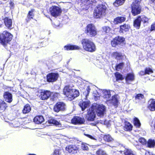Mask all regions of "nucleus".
<instances>
[{"label":"nucleus","instance_id":"obj_1","mask_svg":"<svg viewBox=\"0 0 155 155\" xmlns=\"http://www.w3.org/2000/svg\"><path fill=\"white\" fill-rule=\"evenodd\" d=\"M63 92L70 101L74 99L79 94L78 90L73 88L72 87L69 85L66 86L64 87Z\"/></svg>","mask_w":155,"mask_h":155},{"label":"nucleus","instance_id":"obj_2","mask_svg":"<svg viewBox=\"0 0 155 155\" xmlns=\"http://www.w3.org/2000/svg\"><path fill=\"white\" fill-rule=\"evenodd\" d=\"M81 44L83 49L86 51L92 52L95 51L96 50L95 45L89 39H82L81 41Z\"/></svg>","mask_w":155,"mask_h":155},{"label":"nucleus","instance_id":"obj_3","mask_svg":"<svg viewBox=\"0 0 155 155\" xmlns=\"http://www.w3.org/2000/svg\"><path fill=\"white\" fill-rule=\"evenodd\" d=\"M106 7L105 5H100L95 8L94 12V16L96 18H99L102 17L105 14Z\"/></svg>","mask_w":155,"mask_h":155},{"label":"nucleus","instance_id":"obj_4","mask_svg":"<svg viewBox=\"0 0 155 155\" xmlns=\"http://www.w3.org/2000/svg\"><path fill=\"white\" fill-rule=\"evenodd\" d=\"M84 32L88 36L93 37L97 35V30L94 25L89 24L87 26Z\"/></svg>","mask_w":155,"mask_h":155},{"label":"nucleus","instance_id":"obj_5","mask_svg":"<svg viewBox=\"0 0 155 155\" xmlns=\"http://www.w3.org/2000/svg\"><path fill=\"white\" fill-rule=\"evenodd\" d=\"M140 4V2L139 0H134L131 4V12L134 16L140 13L141 7Z\"/></svg>","mask_w":155,"mask_h":155},{"label":"nucleus","instance_id":"obj_6","mask_svg":"<svg viewBox=\"0 0 155 155\" xmlns=\"http://www.w3.org/2000/svg\"><path fill=\"white\" fill-rule=\"evenodd\" d=\"M93 105H94V110L96 111L97 115L98 116H103L106 110V108L104 105L103 104L98 105L94 104Z\"/></svg>","mask_w":155,"mask_h":155},{"label":"nucleus","instance_id":"obj_7","mask_svg":"<svg viewBox=\"0 0 155 155\" xmlns=\"http://www.w3.org/2000/svg\"><path fill=\"white\" fill-rule=\"evenodd\" d=\"M50 12L52 16L56 17L61 15L62 11L58 7L54 6L50 8Z\"/></svg>","mask_w":155,"mask_h":155},{"label":"nucleus","instance_id":"obj_8","mask_svg":"<svg viewBox=\"0 0 155 155\" xmlns=\"http://www.w3.org/2000/svg\"><path fill=\"white\" fill-rule=\"evenodd\" d=\"M94 105H92L88 111L86 117L88 121H93L94 120L96 114H95V110H94Z\"/></svg>","mask_w":155,"mask_h":155},{"label":"nucleus","instance_id":"obj_9","mask_svg":"<svg viewBox=\"0 0 155 155\" xmlns=\"http://www.w3.org/2000/svg\"><path fill=\"white\" fill-rule=\"evenodd\" d=\"M3 39H2L3 44L8 43L11 41L12 39V35L11 33L6 31H4L2 34Z\"/></svg>","mask_w":155,"mask_h":155},{"label":"nucleus","instance_id":"obj_10","mask_svg":"<svg viewBox=\"0 0 155 155\" xmlns=\"http://www.w3.org/2000/svg\"><path fill=\"white\" fill-rule=\"evenodd\" d=\"M85 120L83 117L78 116L74 117L71 120V122L74 124H83Z\"/></svg>","mask_w":155,"mask_h":155},{"label":"nucleus","instance_id":"obj_11","mask_svg":"<svg viewBox=\"0 0 155 155\" xmlns=\"http://www.w3.org/2000/svg\"><path fill=\"white\" fill-rule=\"evenodd\" d=\"M92 87L91 85H86L84 88L83 91V94H82V97L85 100L87 98L91 88Z\"/></svg>","mask_w":155,"mask_h":155},{"label":"nucleus","instance_id":"obj_12","mask_svg":"<svg viewBox=\"0 0 155 155\" xmlns=\"http://www.w3.org/2000/svg\"><path fill=\"white\" fill-rule=\"evenodd\" d=\"M65 108V105L63 102H60L56 104L54 107V111L57 112L60 110H64Z\"/></svg>","mask_w":155,"mask_h":155},{"label":"nucleus","instance_id":"obj_13","mask_svg":"<svg viewBox=\"0 0 155 155\" xmlns=\"http://www.w3.org/2000/svg\"><path fill=\"white\" fill-rule=\"evenodd\" d=\"M124 41V38L122 37L118 36L115 38L111 41V45L113 47H115L116 45L120 44Z\"/></svg>","mask_w":155,"mask_h":155},{"label":"nucleus","instance_id":"obj_14","mask_svg":"<svg viewBox=\"0 0 155 155\" xmlns=\"http://www.w3.org/2000/svg\"><path fill=\"white\" fill-rule=\"evenodd\" d=\"M58 77V74L51 73L47 75V81L50 82H53L56 81Z\"/></svg>","mask_w":155,"mask_h":155},{"label":"nucleus","instance_id":"obj_15","mask_svg":"<svg viewBox=\"0 0 155 155\" xmlns=\"http://www.w3.org/2000/svg\"><path fill=\"white\" fill-rule=\"evenodd\" d=\"M51 95V93L48 91H42L40 93V97L42 100H45L48 99Z\"/></svg>","mask_w":155,"mask_h":155},{"label":"nucleus","instance_id":"obj_16","mask_svg":"<svg viewBox=\"0 0 155 155\" xmlns=\"http://www.w3.org/2000/svg\"><path fill=\"white\" fill-rule=\"evenodd\" d=\"M107 103L110 106L113 105L115 107H117L118 104V102L116 97V96H113L111 100H108L107 101Z\"/></svg>","mask_w":155,"mask_h":155},{"label":"nucleus","instance_id":"obj_17","mask_svg":"<svg viewBox=\"0 0 155 155\" xmlns=\"http://www.w3.org/2000/svg\"><path fill=\"white\" fill-rule=\"evenodd\" d=\"M134 76L133 73H129L127 74L125 80L127 84H130L131 82L134 80Z\"/></svg>","mask_w":155,"mask_h":155},{"label":"nucleus","instance_id":"obj_18","mask_svg":"<svg viewBox=\"0 0 155 155\" xmlns=\"http://www.w3.org/2000/svg\"><path fill=\"white\" fill-rule=\"evenodd\" d=\"M84 2L85 4H84V5H83V9L87 10L90 7L89 5L94 3L96 2V0H85Z\"/></svg>","mask_w":155,"mask_h":155},{"label":"nucleus","instance_id":"obj_19","mask_svg":"<svg viewBox=\"0 0 155 155\" xmlns=\"http://www.w3.org/2000/svg\"><path fill=\"white\" fill-rule=\"evenodd\" d=\"M147 107L148 109L151 111H155V100H150L149 101Z\"/></svg>","mask_w":155,"mask_h":155},{"label":"nucleus","instance_id":"obj_20","mask_svg":"<svg viewBox=\"0 0 155 155\" xmlns=\"http://www.w3.org/2000/svg\"><path fill=\"white\" fill-rule=\"evenodd\" d=\"M85 100L86 101L81 102L79 104V106L81 108L82 111H84L89 105L90 101L88 100L86 101L87 99Z\"/></svg>","mask_w":155,"mask_h":155},{"label":"nucleus","instance_id":"obj_21","mask_svg":"<svg viewBox=\"0 0 155 155\" xmlns=\"http://www.w3.org/2000/svg\"><path fill=\"white\" fill-rule=\"evenodd\" d=\"M4 97L7 102L11 103L12 101V94L8 92H5L4 95Z\"/></svg>","mask_w":155,"mask_h":155},{"label":"nucleus","instance_id":"obj_22","mask_svg":"<svg viewBox=\"0 0 155 155\" xmlns=\"http://www.w3.org/2000/svg\"><path fill=\"white\" fill-rule=\"evenodd\" d=\"M77 149L76 147L74 145H69L66 148V150L67 151L72 153H74V152Z\"/></svg>","mask_w":155,"mask_h":155},{"label":"nucleus","instance_id":"obj_23","mask_svg":"<svg viewBox=\"0 0 155 155\" xmlns=\"http://www.w3.org/2000/svg\"><path fill=\"white\" fill-rule=\"evenodd\" d=\"M64 48L65 50H78L80 49V47L76 45H68L65 46L64 47Z\"/></svg>","mask_w":155,"mask_h":155},{"label":"nucleus","instance_id":"obj_24","mask_svg":"<svg viewBox=\"0 0 155 155\" xmlns=\"http://www.w3.org/2000/svg\"><path fill=\"white\" fill-rule=\"evenodd\" d=\"M44 121L43 117L42 116H36L34 119V122L36 124H41Z\"/></svg>","mask_w":155,"mask_h":155},{"label":"nucleus","instance_id":"obj_25","mask_svg":"<svg viewBox=\"0 0 155 155\" xmlns=\"http://www.w3.org/2000/svg\"><path fill=\"white\" fill-rule=\"evenodd\" d=\"M141 21V18L140 16H138L134 21V26L137 29H139L140 28Z\"/></svg>","mask_w":155,"mask_h":155},{"label":"nucleus","instance_id":"obj_26","mask_svg":"<svg viewBox=\"0 0 155 155\" xmlns=\"http://www.w3.org/2000/svg\"><path fill=\"white\" fill-rule=\"evenodd\" d=\"M126 19L125 18L123 17H118L114 19V22L117 24L123 22Z\"/></svg>","mask_w":155,"mask_h":155},{"label":"nucleus","instance_id":"obj_27","mask_svg":"<svg viewBox=\"0 0 155 155\" xmlns=\"http://www.w3.org/2000/svg\"><path fill=\"white\" fill-rule=\"evenodd\" d=\"M102 92V96L104 98L107 99L111 97V95L110 91L104 90Z\"/></svg>","mask_w":155,"mask_h":155},{"label":"nucleus","instance_id":"obj_28","mask_svg":"<svg viewBox=\"0 0 155 155\" xmlns=\"http://www.w3.org/2000/svg\"><path fill=\"white\" fill-rule=\"evenodd\" d=\"M4 21L5 25L8 28H10L12 26V21L10 19L6 18L4 19Z\"/></svg>","mask_w":155,"mask_h":155},{"label":"nucleus","instance_id":"obj_29","mask_svg":"<svg viewBox=\"0 0 155 155\" xmlns=\"http://www.w3.org/2000/svg\"><path fill=\"white\" fill-rule=\"evenodd\" d=\"M129 26L126 24H124L123 25L120 26V32L123 33L127 31L129 29Z\"/></svg>","mask_w":155,"mask_h":155},{"label":"nucleus","instance_id":"obj_30","mask_svg":"<svg viewBox=\"0 0 155 155\" xmlns=\"http://www.w3.org/2000/svg\"><path fill=\"white\" fill-rule=\"evenodd\" d=\"M48 122L50 124H53L59 127H61V125L60 122L54 119H50L48 120Z\"/></svg>","mask_w":155,"mask_h":155},{"label":"nucleus","instance_id":"obj_31","mask_svg":"<svg viewBox=\"0 0 155 155\" xmlns=\"http://www.w3.org/2000/svg\"><path fill=\"white\" fill-rule=\"evenodd\" d=\"M7 107V106L5 102L0 99V110L4 111Z\"/></svg>","mask_w":155,"mask_h":155},{"label":"nucleus","instance_id":"obj_32","mask_svg":"<svg viewBox=\"0 0 155 155\" xmlns=\"http://www.w3.org/2000/svg\"><path fill=\"white\" fill-rule=\"evenodd\" d=\"M147 146L150 148H152L155 146V141L154 139H149L147 142Z\"/></svg>","mask_w":155,"mask_h":155},{"label":"nucleus","instance_id":"obj_33","mask_svg":"<svg viewBox=\"0 0 155 155\" xmlns=\"http://www.w3.org/2000/svg\"><path fill=\"white\" fill-rule=\"evenodd\" d=\"M123 152L125 155H136L135 152L130 149H125Z\"/></svg>","mask_w":155,"mask_h":155},{"label":"nucleus","instance_id":"obj_34","mask_svg":"<svg viewBox=\"0 0 155 155\" xmlns=\"http://www.w3.org/2000/svg\"><path fill=\"white\" fill-rule=\"evenodd\" d=\"M125 1V0H116L115 2L113 3V5L117 7L123 5Z\"/></svg>","mask_w":155,"mask_h":155},{"label":"nucleus","instance_id":"obj_35","mask_svg":"<svg viewBox=\"0 0 155 155\" xmlns=\"http://www.w3.org/2000/svg\"><path fill=\"white\" fill-rule=\"evenodd\" d=\"M112 56L115 59H120L122 57V54L120 53L114 52L112 53Z\"/></svg>","mask_w":155,"mask_h":155},{"label":"nucleus","instance_id":"obj_36","mask_svg":"<svg viewBox=\"0 0 155 155\" xmlns=\"http://www.w3.org/2000/svg\"><path fill=\"white\" fill-rule=\"evenodd\" d=\"M132 126L128 122H126L124 126V129L126 131L130 130L132 129Z\"/></svg>","mask_w":155,"mask_h":155},{"label":"nucleus","instance_id":"obj_37","mask_svg":"<svg viewBox=\"0 0 155 155\" xmlns=\"http://www.w3.org/2000/svg\"><path fill=\"white\" fill-rule=\"evenodd\" d=\"M31 110V108L30 106L28 104H26L24 106L23 110V113L24 114H26L29 113Z\"/></svg>","mask_w":155,"mask_h":155},{"label":"nucleus","instance_id":"obj_38","mask_svg":"<svg viewBox=\"0 0 155 155\" xmlns=\"http://www.w3.org/2000/svg\"><path fill=\"white\" fill-rule=\"evenodd\" d=\"M144 96L142 94H138L135 97V99L137 101H136V102H138L139 101H141L144 99Z\"/></svg>","mask_w":155,"mask_h":155},{"label":"nucleus","instance_id":"obj_39","mask_svg":"<svg viewBox=\"0 0 155 155\" xmlns=\"http://www.w3.org/2000/svg\"><path fill=\"white\" fill-rule=\"evenodd\" d=\"M115 76L117 81H121L124 79L122 75L119 72H116L115 74Z\"/></svg>","mask_w":155,"mask_h":155},{"label":"nucleus","instance_id":"obj_40","mask_svg":"<svg viewBox=\"0 0 155 155\" xmlns=\"http://www.w3.org/2000/svg\"><path fill=\"white\" fill-rule=\"evenodd\" d=\"M134 124L137 127H139L140 126V121L137 118L135 117L134 119Z\"/></svg>","mask_w":155,"mask_h":155},{"label":"nucleus","instance_id":"obj_41","mask_svg":"<svg viewBox=\"0 0 155 155\" xmlns=\"http://www.w3.org/2000/svg\"><path fill=\"white\" fill-rule=\"evenodd\" d=\"M34 10H31L29 12L27 17L29 19L33 18V17L34 16Z\"/></svg>","mask_w":155,"mask_h":155},{"label":"nucleus","instance_id":"obj_42","mask_svg":"<svg viewBox=\"0 0 155 155\" xmlns=\"http://www.w3.org/2000/svg\"><path fill=\"white\" fill-rule=\"evenodd\" d=\"M140 17L141 18V21H142L144 23L148 22L149 19L147 17L144 16H140Z\"/></svg>","mask_w":155,"mask_h":155},{"label":"nucleus","instance_id":"obj_43","mask_svg":"<svg viewBox=\"0 0 155 155\" xmlns=\"http://www.w3.org/2000/svg\"><path fill=\"white\" fill-rule=\"evenodd\" d=\"M103 138L104 140L108 142L110 141H111L112 140V137L109 135H105L104 136Z\"/></svg>","mask_w":155,"mask_h":155},{"label":"nucleus","instance_id":"obj_44","mask_svg":"<svg viewBox=\"0 0 155 155\" xmlns=\"http://www.w3.org/2000/svg\"><path fill=\"white\" fill-rule=\"evenodd\" d=\"M81 148L84 150H89V148L88 145L85 143H83L81 145Z\"/></svg>","mask_w":155,"mask_h":155},{"label":"nucleus","instance_id":"obj_45","mask_svg":"<svg viewBox=\"0 0 155 155\" xmlns=\"http://www.w3.org/2000/svg\"><path fill=\"white\" fill-rule=\"evenodd\" d=\"M97 155H107L105 151L101 150L97 151Z\"/></svg>","mask_w":155,"mask_h":155},{"label":"nucleus","instance_id":"obj_46","mask_svg":"<svg viewBox=\"0 0 155 155\" xmlns=\"http://www.w3.org/2000/svg\"><path fill=\"white\" fill-rule=\"evenodd\" d=\"M123 63H120L116 66V69L117 71H119L120 70L122 69L123 68Z\"/></svg>","mask_w":155,"mask_h":155},{"label":"nucleus","instance_id":"obj_47","mask_svg":"<svg viewBox=\"0 0 155 155\" xmlns=\"http://www.w3.org/2000/svg\"><path fill=\"white\" fill-rule=\"evenodd\" d=\"M146 72V74H152L153 71L152 69L149 68H147L145 69Z\"/></svg>","mask_w":155,"mask_h":155},{"label":"nucleus","instance_id":"obj_48","mask_svg":"<svg viewBox=\"0 0 155 155\" xmlns=\"http://www.w3.org/2000/svg\"><path fill=\"white\" fill-rule=\"evenodd\" d=\"M103 29L104 31L106 33H108L110 30V28L108 26H105L103 27Z\"/></svg>","mask_w":155,"mask_h":155},{"label":"nucleus","instance_id":"obj_49","mask_svg":"<svg viewBox=\"0 0 155 155\" xmlns=\"http://www.w3.org/2000/svg\"><path fill=\"white\" fill-rule=\"evenodd\" d=\"M139 141L142 144H144L146 143L145 139L143 138H140L139 139Z\"/></svg>","mask_w":155,"mask_h":155},{"label":"nucleus","instance_id":"obj_50","mask_svg":"<svg viewBox=\"0 0 155 155\" xmlns=\"http://www.w3.org/2000/svg\"><path fill=\"white\" fill-rule=\"evenodd\" d=\"M84 134L87 137L90 138L91 139H92V140H96V139L95 138V137H94L92 136H91V135H90L89 134Z\"/></svg>","mask_w":155,"mask_h":155},{"label":"nucleus","instance_id":"obj_51","mask_svg":"<svg viewBox=\"0 0 155 155\" xmlns=\"http://www.w3.org/2000/svg\"><path fill=\"white\" fill-rule=\"evenodd\" d=\"M155 30V22L152 25L150 31H151Z\"/></svg>","mask_w":155,"mask_h":155},{"label":"nucleus","instance_id":"obj_52","mask_svg":"<svg viewBox=\"0 0 155 155\" xmlns=\"http://www.w3.org/2000/svg\"><path fill=\"white\" fill-rule=\"evenodd\" d=\"M139 74L141 75H143L145 74H146L145 70V71H140V72L139 73Z\"/></svg>","mask_w":155,"mask_h":155},{"label":"nucleus","instance_id":"obj_53","mask_svg":"<svg viewBox=\"0 0 155 155\" xmlns=\"http://www.w3.org/2000/svg\"><path fill=\"white\" fill-rule=\"evenodd\" d=\"M2 39H3V37L2 36V34H0V43H2L3 44Z\"/></svg>","mask_w":155,"mask_h":155},{"label":"nucleus","instance_id":"obj_54","mask_svg":"<svg viewBox=\"0 0 155 155\" xmlns=\"http://www.w3.org/2000/svg\"><path fill=\"white\" fill-rule=\"evenodd\" d=\"M150 2L151 3H153L155 4V0H150Z\"/></svg>","mask_w":155,"mask_h":155},{"label":"nucleus","instance_id":"obj_55","mask_svg":"<svg viewBox=\"0 0 155 155\" xmlns=\"http://www.w3.org/2000/svg\"><path fill=\"white\" fill-rule=\"evenodd\" d=\"M145 155H150V154L149 152H146L145 153Z\"/></svg>","mask_w":155,"mask_h":155},{"label":"nucleus","instance_id":"obj_56","mask_svg":"<svg viewBox=\"0 0 155 155\" xmlns=\"http://www.w3.org/2000/svg\"><path fill=\"white\" fill-rule=\"evenodd\" d=\"M58 94H54V96H56Z\"/></svg>","mask_w":155,"mask_h":155},{"label":"nucleus","instance_id":"obj_57","mask_svg":"<svg viewBox=\"0 0 155 155\" xmlns=\"http://www.w3.org/2000/svg\"><path fill=\"white\" fill-rule=\"evenodd\" d=\"M29 155H36L35 154H30Z\"/></svg>","mask_w":155,"mask_h":155},{"label":"nucleus","instance_id":"obj_58","mask_svg":"<svg viewBox=\"0 0 155 155\" xmlns=\"http://www.w3.org/2000/svg\"><path fill=\"white\" fill-rule=\"evenodd\" d=\"M154 129H155V124L154 125Z\"/></svg>","mask_w":155,"mask_h":155},{"label":"nucleus","instance_id":"obj_59","mask_svg":"<svg viewBox=\"0 0 155 155\" xmlns=\"http://www.w3.org/2000/svg\"><path fill=\"white\" fill-rule=\"evenodd\" d=\"M29 21V20H27V22H28V21Z\"/></svg>","mask_w":155,"mask_h":155}]
</instances>
